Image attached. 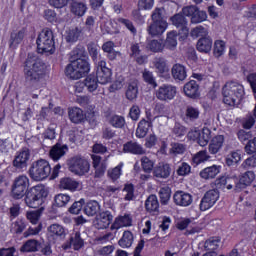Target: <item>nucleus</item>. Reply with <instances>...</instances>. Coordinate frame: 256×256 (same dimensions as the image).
<instances>
[{"label":"nucleus","mask_w":256,"mask_h":256,"mask_svg":"<svg viewBox=\"0 0 256 256\" xmlns=\"http://www.w3.org/2000/svg\"><path fill=\"white\" fill-rule=\"evenodd\" d=\"M47 65L37 54L29 53L24 62V77L29 83H39L45 77Z\"/></svg>","instance_id":"obj_1"},{"label":"nucleus","mask_w":256,"mask_h":256,"mask_svg":"<svg viewBox=\"0 0 256 256\" xmlns=\"http://www.w3.org/2000/svg\"><path fill=\"white\" fill-rule=\"evenodd\" d=\"M223 103L230 107H235L243 101L245 97V88L236 81H228L222 88Z\"/></svg>","instance_id":"obj_2"},{"label":"nucleus","mask_w":256,"mask_h":256,"mask_svg":"<svg viewBox=\"0 0 256 256\" xmlns=\"http://www.w3.org/2000/svg\"><path fill=\"white\" fill-rule=\"evenodd\" d=\"M47 190L43 185H36L28 189L25 193V205L30 207L31 209H37L41 207L42 204L45 203V199H47Z\"/></svg>","instance_id":"obj_3"},{"label":"nucleus","mask_w":256,"mask_h":256,"mask_svg":"<svg viewBox=\"0 0 256 256\" xmlns=\"http://www.w3.org/2000/svg\"><path fill=\"white\" fill-rule=\"evenodd\" d=\"M152 23L148 26L147 32L151 37L163 35L167 30V20L163 17V9L155 8L151 15Z\"/></svg>","instance_id":"obj_4"},{"label":"nucleus","mask_w":256,"mask_h":256,"mask_svg":"<svg viewBox=\"0 0 256 256\" xmlns=\"http://www.w3.org/2000/svg\"><path fill=\"white\" fill-rule=\"evenodd\" d=\"M54 39L55 36H53V31H51V29L46 28L42 30L36 40L38 53H50V55H53V53H55Z\"/></svg>","instance_id":"obj_5"},{"label":"nucleus","mask_w":256,"mask_h":256,"mask_svg":"<svg viewBox=\"0 0 256 256\" xmlns=\"http://www.w3.org/2000/svg\"><path fill=\"white\" fill-rule=\"evenodd\" d=\"M29 175L33 181H43L51 175V165L45 159L34 161L29 169Z\"/></svg>","instance_id":"obj_6"},{"label":"nucleus","mask_w":256,"mask_h":256,"mask_svg":"<svg viewBox=\"0 0 256 256\" xmlns=\"http://www.w3.org/2000/svg\"><path fill=\"white\" fill-rule=\"evenodd\" d=\"M68 168L71 173H74V175H79V177H82V175H87V173H89L91 165L85 158L74 156L69 159Z\"/></svg>","instance_id":"obj_7"},{"label":"nucleus","mask_w":256,"mask_h":256,"mask_svg":"<svg viewBox=\"0 0 256 256\" xmlns=\"http://www.w3.org/2000/svg\"><path fill=\"white\" fill-rule=\"evenodd\" d=\"M29 188V178L25 175H20L15 178L11 195L13 199H23L25 197V193L27 189Z\"/></svg>","instance_id":"obj_8"},{"label":"nucleus","mask_w":256,"mask_h":256,"mask_svg":"<svg viewBox=\"0 0 256 256\" xmlns=\"http://www.w3.org/2000/svg\"><path fill=\"white\" fill-rule=\"evenodd\" d=\"M177 96V87L171 84H163L155 90V97L158 101H173Z\"/></svg>","instance_id":"obj_9"},{"label":"nucleus","mask_w":256,"mask_h":256,"mask_svg":"<svg viewBox=\"0 0 256 256\" xmlns=\"http://www.w3.org/2000/svg\"><path fill=\"white\" fill-rule=\"evenodd\" d=\"M47 236L50 241L57 243L67 237V229L60 224H52L47 228Z\"/></svg>","instance_id":"obj_10"},{"label":"nucleus","mask_w":256,"mask_h":256,"mask_svg":"<svg viewBox=\"0 0 256 256\" xmlns=\"http://www.w3.org/2000/svg\"><path fill=\"white\" fill-rule=\"evenodd\" d=\"M253 181H255V173L253 171L243 173L240 175L238 180L234 178V191L239 193L243 191V189H247V187H249Z\"/></svg>","instance_id":"obj_11"},{"label":"nucleus","mask_w":256,"mask_h":256,"mask_svg":"<svg viewBox=\"0 0 256 256\" xmlns=\"http://www.w3.org/2000/svg\"><path fill=\"white\" fill-rule=\"evenodd\" d=\"M219 199V190H209L207 191L200 202V210L207 211V209H211L215 203H217Z\"/></svg>","instance_id":"obj_12"},{"label":"nucleus","mask_w":256,"mask_h":256,"mask_svg":"<svg viewBox=\"0 0 256 256\" xmlns=\"http://www.w3.org/2000/svg\"><path fill=\"white\" fill-rule=\"evenodd\" d=\"M85 241L81 238V232L77 231L70 235L69 241L62 245V249L67 251V249H71L73 247L74 251H79L82 247H84Z\"/></svg>","instance_id":"obj_13"},{"label":"nucleus","mask_w":256,"mask_h":256,"mask_svg":"<svg viewBox=\"0 0 256 256\" xmlns=\"http://www.w3.org/2000/svg\"><path fill=\"white\" fill-rule=\"evenodd\" d=\"M29 159H31V150H29L27 147H24L15 156L13 165L16 167V169H25Z\"/></svg>","instance_id":"obj_14"},{"label":"nucleus","mask_w":256,"mask_h":256,"mask_svg":"<svg viewBox=\"0 0 256 256\" xmlns=\"http://www.w3.org/2000/svg\"><path fill=\"white\" fill-rule=\"evenodd\" d=\"M113 221V214L110 211H103L96 215L94 219V227L96 229H107Z\"/></svg>","instance_id":"obj_15"},{"label":"nucleus","mask_w":256,"mask_h":256,"mask_svg":"<svg viewBox=\"0 0 256 256\" xmlns=\"http://www.w3.org/2000/svg\"><path fill=\"white\" fill-rule=\"evenodd\" d=\"M173 201L179 207H189L193 203V196L185 191L178 190L173 195Z\"/></svg>","instance_id":"obj_16"},{"label":"nucleus","mask_w":256,"mask_h":256,"mask_svg":"<svg viewBox=\"0 0 256 256\" xmlns=\"http://www.w3.org/2000/svg\"><path fill=\"white\" fill-rule=\"evenodd\" d=\"M172 25L176 27L177 29H180V31L184 34L187 35L189 33V21L186 19L184 14L178 13L172 16L171 18Z\"/></svg>","instance_id":"obj_17"},{"label":"nucleus","mask_w":256,"mask_h":256,"mask_svg":"<svg viewBox=\"0 0 256 256\" xmlns=\"http://www.w3.org/2000/svg\"><path fill=\"white\" fill-rule=\"evenodd\" d=\"M153 177L155 179H169L171 177V165L167 163H159L153 169Z\"/></svg>","instance_id":"obj_18"},{"label":"nucleus","mask_w":256,"mask_h":256,"mask_svg":"<svg viewBox=\"0 0 256 256\" xmlns=\"http://www.w3.org/2000/svg\"><path fill=\"white\" fill-rule=\"evenodd\" d=\"M25 35H27V29L25 28H22L19 31L13 30L10 33V39H9L10 49H15L17 45H20V43L23 42V39H25Z\"/></svg>","instance_id":"obj_19"},{"label":"nucleus","mask_w":256,"mask_h":256,"mask_svg":"<svg viewBox=\"0 0 256 256\" xmlns=\"http://www.w3.org/2000/svg\"><path fill=\"white\" fill-rule=\"evenodd\" d=\"M129 55L132 59H136L138 65H143L147 61V56L141 55V46L137 42H132L130 44Z\"/></svg>","instance_id":"obj_20"},{"label":"nucleus","mask_w":256,"mask_h":256,"mask_svg":"<svg viewBox=\"0 0 256 256\" xmlns=\"http://www.w3.org/2000/svg\"><path fill=\"white\" fill-rule=\"evenodd\" d=\"M69 151V147L67 145H63L61 143H56L49 152L50 158L52 161H59L61 157H64L65 153Z\"/></svg>","instance_id":"obj_21"},{"label":"nucleus","mask_w":256,"mask_h":256,"mask_svg":"<svg viewBox=\"0 0 256 256\" xmlns=\"http://www.w3.org/2000/svg\"><path fill=\"white\" fill-rule=\"evenodd\" d=\"M123 151L124 153H131L132 155H145L146 153V151L143 149V146L134 141L126 142L123 145Z\"/></svg>","instance_id":"obj_22"},{"label":"nucleus","mask_w":256,"mask_h":256,"mask_svg":"<svg viewBox=\"0 0 256 256\" xmlns=\"http://www.w3.org/2000/svg\"><path fill=\"white\" fill-rule=\"evenodd\" d=\"M223 143H225V137L223 135H217L212 138L209 146L208 151L211 155H217L223 148Z\"/></svg>","instance_id":"obj_23"},{"label":"nucleus","mask_w":256,"mask_h":256,"mask_svg":"<svg viewBox=\"0 0 256 256\" xmlns=\"http://www.w3.org/2000/svg\"><path fill=\"white\" fill-rule=\"evenodd\" d=\"M92 165L95 169V177H103L105 171L107 170V163L101 161V156L92 155Z\"/></svg>","instance_id":"obj_24"},{"label":"nucleus","mask_w":256,"mask_h":256,"mask_svg":"<svg viewBox=\"0 0 256 256\" xmlns=\"http://www.w3.org/2000/svg\"><path fill=\"white\" fill-rule=\"evenodd\" d=\"M126 99L128 101H135L139 95V82L137 80H131L126 88Z\"/></svg>","instance_id":"obj_25"},{"label":"nucleus","mask_w":256,"mask_h":256,"mask_svg":"<svg viewBox=\"0 0 256 256\" xmlns=\"http://www.w3.org/2000/svg\"><path fill=\"white\" fill-rule=\"evenodd\" d=\"M213 48V39L211 37H202L198 40L196 44V49L200 53H210Z\"/></svg>","instance_id":"obj_26"},{"label":"nucleus","mask_w":256,"mask_h":256,"mask_svg":"<svg viewBox=\"0 0 256 256\" xmlns=\"http://www.w3.org/2000/svg\"><path fill=\"white\" fill-rule=\"evenodd\" d=\"M235 178H227L221 177L215 180L216 191L219 189L220 191H225V185H227V190L231 191V189H235Z\"/></svg>","instance_id":"obj_27"},{"label":"nucleus","mask_w":256,"mask_h":256,"mask_svg":"<svg viewBox=\"0 0 256 256\" xmlns=\"http://www.w3.org/2000/svg\"><path fill=\"white\" fill-rule=\"evenodd\" d=\"M171 73L175 81H185L187 79V69L181 64H174Z\"/></svg>","instance_id":"obj_28"},{"label":"nucleus","mask_w":256,"mask_h":256,"mask_svg":"<svg viewBox=\"0 0 256 256\" xmlns=\"http://www.w3.org/2000/svg\"><path fill=\"white\" fill-rule=\"evenodd\" d=\"M83 37V27L82 26H76L73 28H70L66 32V41L68 43H75L79 41V38Z\"/></svg>","instance_id":"obj_29"},{"label":"nucleus","mask_w":256,"mask_h":256,"mask_svg":"<svg viewBox=\"0 0 256 256\" xmlns=\"http://www.w3.org/2000/svg\"><path fill=\"white\" fill-rule=\"evenodd\" d=\"M82 85H84L89 93H93L94 91H97V88L99 87V79L97 78V75L90 74L83 80Z\"/></svg>","instance_id":"obj_30"},{"label":"nucleus","mask_w":256,"mask_h":256,"mask_svg":"<svg viewBox=\"0 0 256 256\" xmlns=\"http://www.w3.org/2000/svg\"><path fill=\"white\" fill-rule=\"evenodd\" d=\"M152 126H153V122L151 121V119L149 120L142 119L138 123V127L136 129V137H138L139 139H143L144 137H146L147 133L149 132V128Z\"/></svg>","instance_id":"obj_31"},{"label":"nucleus","mask_w":256,"mask_h":256,"mask_svg":"<svg viewBox=\"0 0 256 256\" xmlns=\"http://www.w3.org/2000/svg\"><path fill=\"white\" fill-rule=\"evenodd\" d=\"M79 187H81V183L77 180H73V178H62L60 180V189H66L73 193L78 191Z\"/></svg>","instance_id":"obj_32"},{"label":"nucleus","mask_w":256,"mask_h":256,"mask_svg":"<svg viewBox=\"0 0 256 256\" xmlns=\"http://www.w3.org/2000/svg\"><path fill=\"white\" fill-rule=\"evenodd\" d=\"M72 63L74 64V67L78 70V73H80L81 77H85L91 71V64H89V61L87 59H78V60H72Z\"/></svg>","instance_id":"obj_33"},{"label":"nucleus","mask_w":256,"mask_h":256,"mask_svg":"<svg viewBox=\"0 0 256 256\" xmlns=\"http://www.w3.org/2000/svg\"><path fill=\"white\" fill-rule=\"evenodd\" d=\"M184 93L187 95V97L196 99V97L199 95V84H197V81L191 80L186 83L184 85Z\"/></svg>","instance_id":"obj_34"},{"label":"nucleus","mask_w":256,"mask_h":256,"mask_svg":"<svg viewBox=\"0 0 256 256\" xmlns=\"http://www.w3.org/2000/svg\"><path fill=\"white\" fill-rule=\"evenodd\" d=\"M100 211L101 205L96 200L88 201L84 207V213L88 217H95V215L97 216V213H99Z\"/></svg>","instance_id":"obj_35"},{"label":"nucleus","mask_w":256,"mask_h":256,"mask_svg":"<svg viewBox=\"0 0 256 256\" xmlns=\"http://www.w3.org/2000/svg\"><path fill=\"white\" fill-rule=\"evenodd\" d=\"M68 117L72 123H81L85 119L83 110L79 107H72L68 110Z\"/></svg>","instance_id":"obj_36"},{"label":"nucleus","mask_w":256,"mask_h":256,"mask_svg":"<svg viewBox=\"0 0 256 256\" xmlns=\"http://www.w3.org/2000/svg\"><path fill=\"white\" fill-rule=\"evenodd\" d=\"M70 11L76 17H83L87 13V4L73 0L70 6Z\"/></svg>","instance_id":"obj_37"},{"label":"nucleus","mask_w":256,"mask_h":256,"mask_svg":"<svg viewBox=\"0 0 256 256\" xmlns=\"http://www.w3.org/2000/svg\"><path fill=\"white\" fill-rule=\"evenodd\" d=\"M41 243L35 239L27 240L20 248L22 253H35L39 251Z\"/></svg>","instance_id":"obj_38"},{"label":"nucleus","mask_w":256,"mask_h":256,"mask_svg":"<svg viewBox=\"0 0 256 256\" xmlns=\"http://www.w3.org/2000/svg\"><path fill=\"white\" fill-rule=\"evenodd\" d=\"M133 233L129 230L124 231L121 239L118 241V245L122 247V249H129L131 245H133L134 241Z\"/></svg>","instance_id":"obj_39"},{"label":"nucleus","mask_w":256,"mask_h":256,"mask_svg":"<svg viewBox=\"0 0 256 256\" xmlns=\"http://www.w3.org/2000/svg\"><path fill=\"white\" fill-rule=\"evenodd\" d=\"M131 216L124 215L115 219L114 223L111 225V229H121V227H131Z\"/></svg>","instance_id":"obj_40"},{"label":"nucleus","mask_w":256,"mask_h":256,"mask_svg":"<svg viewBox=\"0 0 256 256\" xmlns=\"http://www.w3.org/2000/svg\"><path fill=\"white\" fill-rule=\"evenodd\" d=\"M219 169L220 167L217 165L207 167L200 172V177H202V179H215V177L219 175Z\"/></svg>","instance_id":"obj_41"},{"label":"nucleus","mask_w":256,"mask_h":256,"mask_svg":"<svg viewBox=\"0 0 256 256\" xmlns=\"http://www.w3.org/2000/svg\"><path fill=\"white\" fill-rule=\"evenodd\" d=\"M166 49L175 51L177 49V32L171 31L167 34V38L163 44Z\"/></svg>","instance_id":"obj_42"},{"label":"nucleus","mask_w":256,"mask_h":256,"mask_svg":"<svg viewBox=\"0 0 256 256\" xmlns=\"http://www.w3.org/2000/svg\"><path fill=\"white\" fill-rule=\"evenodd\" d=\"M154 66L156 69V73H158L160 77H163L165 73H169V67H167V61H165L164 58H156L154 62Z\"/></svg>","instance_id":"obj_43"},{"label":"nucleus","mask_w":256,"mask_h":256,"mask_svg":"<svg viewBox=\"0 0 256 256\" xmlns=\"http://www.w3.org/2000/svg\"><path fill=\"white\" fill-rule=\"evenodd\" d=\"M239 161H241V153H239V151L231 152L225 158L227 167H237Z\"/></svg>","instance_id":"obj_44"},{"label":"nucleus","mask_w":256,"mask_h":256,"mask_svg":"<svg viewBox=\"0 0 256 256\" xmlns=\"http://www.w3.org/2000/svg\"><path fill=\"white\" fill-rule=\"evenodd\" d=\"M221 243V239L219 237H211L204 243V249L205 251H208V253H213L216 251V249H219V244Z\"/></svg>","instance_id":"obj_45"},{"label":"nucleus","mask_w":256,"mask_h":256,"mask_svg":"<svg viewBox=\"0 0 256 256\" xmlns=\"http://www.w3.org/2000/svg\"><path fill=\"white\" fill-rule=\"evenodd\" d=\"M71 203V196L69 194H57L54 197V205L56 207H67Z\"/></svg>","instance_id":"obj_46"},{"label":"nucleus","mask_w":256,"mask_h":256,"mask_svg":"<svg viewBox=\"0 0 256 256\" xmlns=\"http://www.w3.org/2000/svg\"><path fill=\"white\" fill-rule=\"evenodd\" d=\"M65 75H66V77H69V79H73V80L81 79V77H82L81 74L79 73V70L73 64V62H70L66 66Z\"/></svg>","instance_id":"obj_47"},{"label":"nucleus","mask_w":256,"mask_h":256,"mask_svg":"<svg viewBox=\"0 0 256 256\" xmlns=\"http://www.w3.org/2000/svg\"><path fill=\"white\" fill-rule=\"evenodd\" d=\"M145 207L150 213L159 211V200L157 199V196L150 195L145 202Z\"/></svg>","instance_id":"obj_48"},{"label":"nucleus","mask_w":256,"mask_h":256,"mask_svg":"<svg viewBox=\"0 0 256 256\" xmlns=\"http://www.w3.org/2000/svg\"><path fill=\"white\" fill-rule=\"evenodd\" d=\"M111 69H104L97 71V79L101 85H107V83H111Z\"/></svg>","instance_id":"obj_49"},{"label":"nucleus","mask_w":256,"mask_h":256,"mask_svg":"<svg viewBox=\"0 0 256 256\" xmlns=\"http://www.w3.org/2000/svg\"><path fill=\"white\" fill-rule=\"evenodd\" d=\"M210 140H211V130L209 128H203L202 132L199 133V136H198V144L201 147H205V145H207V143H209Z\"/></svg>","instance_id":"obj_50"},{"label":"nucleus","mask_w":256,"mask_h":256,"mask_svg":"<svg viewBox=\"0 0 256 256\" xmlns=\"http://www.w3.org/2000/svg\"><path fill=\"white\" fill-rule=\"evenodd\" d=\"M146 49L152 53H161L164 49L163 42L159 40H150L146 45Z\"/></svg>","instance_id":"obj_51"},{"label":"nucleus","mask_w":256,"mask_h":256,"mask_svg":"<svg viewBox=\"0 0 256 256\" xmlns=\"http://www.w3.org/2000/svg\"><path fill=\"white\" fill-rule=\"evenodd\" d=\"M203 21H207V12L197 8V11L193 14L192 18H190V23L197 25L203 23Z\"/></svg>","instance_id":"obj_52"},{"label":"nucleus","mask_w":256,"mask_h":256,"mask_svg":"<svg viewBox=\"0 0 256 256\" xmlns=\"http://www.w3.org/2000/svg\"><path fill=\"white\" fill-rule=\"evenodd\" d=\"M199 109L193 106H187L185 111V119L186 121H197L199 119Z\"/></svg>","instance_id":"obj_53"},{"label":"nucleus","mask_w":256,"mask_h":256,"mask_svg":"<svg viewBox=\"0 0 256 256\" xmlns=\"http://www.w3.org/2000/svg\"><path fill=\"white\" fill-rule=\"evenodd\" d=\"M187 151V146L185 144H181L178 142H174L171 144L170 148V155H174L177 157V155H183Z\"/></svg>","instance_id":"obj_54"},{"label":"nucleus","mask_w":256,"mask_h":256,"mask_svg":"<svg viewBox=\"0 0 256 256\" xmlns=\"http://www.w3.org/2000/svg\"><path fill=\"white\" fill-rule=\"evenodd\" d=\"M141 166L145 173H153V169H155V162L153 160L149 159L147 156H143L141 158Z\"/></svg>","instance_id":"obj_55"},{"label":"nucleus","mask_w":256,"mask_h":256,"mask_svg":"<svg viewBox=\"0 0 256 256\" xmlns=\"http://www.w3.org/2000/svg\"><path fill=\"white\" fill-rule=\"evenodd\" d=\"M142 79H143V81H145V83H147L148 85H151V87H153V89H155V87H157V80H155V76H153V72L145 69L142 72Z\"/></svg>","instance_id":"obj_56"},{"label":"nucleus","mask_w":256,"mask_h":256,"mask_svg":"<svg viewBox=\"0 0 256 256\" xmlns=\"http://www.w3.org/2000/svg\"><path fill=\"white\" fill-rule=\"evenodd\" d=\"M41 213H43V208L27 212V220L30 221L32 225H37V223H39V219H41Z\"/></svg>","instance_id":"obj_57"},{"label":"nucleus","mask_w":256,"mask_h":256,"mask_svg":"<svg viewBox=\"0 0 256 256\" xmlns=\"http://www.w3.org/2000/svg\"><path fill=\"white\" fill-rule=\"evenodd\" d=\"M83 205H85V199H80L79 201H75L69 208L68 212H70L71 215H79L81 211L83 210Z\"/></svg>","instance_id":"obj_58"},{"label":"nucleus","mask_w":256,"mask_h":256,"mask_svg":"<svg viewBox=\"0 0 256 256\" xmlns=\"http://www.w3.org/2000/svg\"><path fill=\"white\" fill-rule=\"evenodd\" d=\"M160 202L162 205H167L171 199V188L164 187L159 191Z\"/></svg>","instance_id":"obj_59"},{"label":"nucleus","mask_w":256,"mask_h":256,"mask_svg":"<svg viewBox=\"0 0 256 256\" xmlns=\"http://www.w3.org/2000/svg\"><path fill=\"white\" fill-rule=\"evenodd\" d=\"M109 123L116 129H123L125 127V117L114 115L110 118Z\"/></svg>","instance_id":"obj_60"},{"label":"nucleus","mask_w":256,"mask_h":256,"mask_svg":"<svg viewBox=\"0 0 256 256\" xmlns=\"http://www.w3.org/2000/svg\"><path fill=\"white\" fill-rule=\"evenodd\" d=\"M85 48L77 47L70 53V63L73 61H79V59H85Z\"/></svg>","instance_id":"obj_61"},{"label":"nucleus","mask_w":256,"mask_h":256,"mask_svg":"<svg viewBox=\"0 0 256 256\" xmlns=\"http://www.w3.org/2000/svg\"><path fill=\"white\" fill-rule=\"evenodd\" d=\"M209 34V32H207L206 28L203 26H196L195 28H193L190 32L191 37H207V35Z\"/></svg>","instance_id":"obj_62"},{"label":"nucleus","mask_w":256,"mask_h":256,"mask_svg":"<svg viewBox=\"0 0 256 256\" xmlns=\"http://www.w3.org/2000/svg\"><path fill=\"white\" fill-rule=\"evenodd\" d=\"M43 18L45 21H48V23H57V12L53 9H46L43 12Z\"/></svg>","instance_id":"obj_63"},{"label":"nucleus","mask_w":256,"mask_h":256,"mask_svg":"<svg viewBox=\"0 0 256 256\" xmlns=\"http://www.w3.org/2000/svg\"><path fill=\"white\" fill-rule=\"evenodd\" d=\"M225 53V43L223 40H217L214 43V55L215 57H221Z\"/></svg>","instance_id":"obj_64"}]
</instances>
